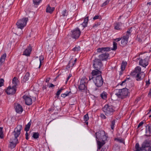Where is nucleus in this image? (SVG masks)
<instances>
[{"label":"nucleus","mask_w":151,"mask_h":151,"mask_svg":"<svg viewBox=\"0 0 151 151\" xmlns=\"http://www.w3.org/2000/svg\"><path fill=\"white\" fill-rule=\"evenodd\" d=\"M18 79L17 77H14L13 79L12 82L14 84L15 86L17 84Z\"/></svg>","instance_id":"obj_37"},{"label":"nucleus","mask_w":151,"mask_h":151,"mask_svg":"<svg viewBox=\"0 0 151 151\" xmlns=\"http://www.w3.org/2000/svg\"><path fill=\"white\" fill-rule=\"evenodd\" d=\"M6 56V54L5 53L1 56L0 59V67L1 66L2 63L5 61Z\"/></svg>","instance_id":"obj_21"},{"label":"nucleus","mask_w":151,"mask_h":151,"mask_svg":"<svg viewBox=\"0 0 151 151\" xmlns=\"http://www.w3.org/2000/svg\"><path fill=\"white\" fill-rule=\"evenodd\" d=\"M87 24L86 23H83L82 24H81L80 26H79V27H83V29L86 27H87Z\"/></svg>","instance_id":"obj_43"},{"label":"nucleus","mask_w":151,"mask_h":151,"mask_svg":"<svg viewBox=\"0 0 151 151\" xmlns=\"http://www.w3.org/2000/svg\"><path fill=\"white\" fill-rule=\"evenodd\" d=\"M30 74L29 72H27L23 77L22 81L24 82H25L26 81L28 80L29 79Z\"/></svg>","instance_id":"obj_24"},{"label":"nucleus","mask_w":151,"mask_h":151,"mask_svg":"<svg viewBox=\"0 0 151 151\" xmlns=\"http://www.w3.org/2000/svg\"><path fill=\"white\" fill-rule=\"evenodd\" d=\"M114 93L119 98L123 99L127 96L128 93V90L126 88L122 89H116L114 91Z\"/></svg>","instance_id":"obj_1"},{"label":"nucleus","mask_w":151,"mask_h":151,"mask_svg":"<svg viewBox=\"0 0 151 151\" xmlns=\"http://www.w3.org/2000/svg\"><path fill=\"white\" fill-rule=\"evenodd\" d=\"M145 76V74L143 72H140L137 73L136 76V80L137 81L141 80Z\"/></svg>","instance_id":"obj_18"},{"label":"nucleus","mask_w":151,"mask_h":151,"mask_svg":"<svg viewBox=\"0 0 151 151\" xmlns=\"http://www.w3.org/2000/svg\"><path fill=\"white\" fill-rule=\"evenodd\" d=\"M80 46H78L77 47H75L74 48L73 50L74 51H78L80 50Z\"/></svg>","instance_id":"obj_42"},{"label":"nucleus","mask_w":151,"mask_h":151,"mask_svg":"<svg viewBox=\"0 0 151 151\" xmlns=\"http://www.w3.org/2000/svg\"><path fill=\"white\" fill-rule=\"evenodd\" d=\"M143 122H141L138 124V126L137 127V128L139 127H140L143 124Z\"/></svg>","instance_id":"obj_58"},{"label":"nucleus","mask_w":151,"mask_h":151,"mask_svg":"<svg viewBox=\"0 0 151 151\" xmlns=\"http://www.w3.org/2000/svg\"><path fill=\"white\" fill-rule=\"evenodd\" d=\"M32 50V47L30 45H29L28 47L25 50L23 53V55L26 56H29Z\"/></svg>","instance_id":"obj_14"},{"label":"nucleus","mask_w":151,"mask_h":151,"mask_svg":"<svg viewBox=\"0 0 151 151\" xmlns=\"http://www.w3.org/2000/svg\"><path fill=\"white\" fill-rule=\"evenodd\" d=\"M102 110L106 116L112 115L115 111L114 107L110 104H106L102 108Z\"/></svg>","instance_id":"obj_2"},{"label":"nucleus","mask_w":151,"mask_h":151,"mask_svg":"<svg viewBox=\"0 0 151 151\" xmlns=\"http://www.w3.org/2000/svg\"><path fill=\"white\" fill-rule=\"evenodd\" d=\"M135 148L136 149H139L140 150L141 148V147H140L139 146V144L138 143H137L136 144L135 146Z\"/></svg>","instance_id":"obj_45"},{"label":"nucleus","mask_w":151,"mask_h":151,"mask_svg":"<svg viewBox=\"0 0 151 151\" xmlns=\"http://www.w3.org/2000/svg\"><path fill=\"white\" fill-rule=\"evenodd\" d=\"M44 59V57L43 55H41L39 57V60L40 61V64L39 68H40L41 65L42 61Z\"/></svg>","instance_id":"obj_36"},{"label":"nucleus","mask_w":151,"mask_h":151,"mask_svg":"<svg viewBox=\"0 0 151 151\" xmlns=\"http://www.w3.org/2000/svg\"><path fill=\"white\" fill-rule=\"evenodd\" d=\"M125 66H123V65H121V69L122 71H123L125 69Z\"/></svg>","instance_id":"obj_52"},{"label":"nucleus","mask_w":151,"mask_h":151,"mask_svg":"<svg viewBox=\"0 0 151 151\" xmlns=\"http://www.w3.org/2000/svg\"><path fill=\"white\" fill-rule=\"evenodd\" d=\"M17 140V139L11 138L10 142V143L9 146L10 148L11 149L14 148L16 146Z\"/></svg>","instance_id":"obj_16"},{"label":"nucleus","mask_w":151,"mask_h":151,"mask_svg":"<svg viewBox=\"0 0 151 151\" xmlns=\"http://www.w3.org/2000/svg\"><path fill=\"white\" fill-rule=\"evenodd\" d=\"M114 140L115 141H117L119 142L122 143H123L124 144V140L122 138H115L114 139Z\"/></svg>","instance_id":"obj_33"},{"label":"nucleus","mask_w":151,"mask_h":151,"mask_svg":"<svg viewBox=\"0 0 151 151\" xmlns=\"http://www.w3.org/2000/svg\"><path fill=\"white\" fill-rule=\"evenodd\" d=\"M100 116L102 119H106V117L104 114L103 113L101 114L100 115Z\"/></svg>","instance_id":"obj_47"},{"label":"nucleus","mask_w":151,"mask_h":151,"mask_svg":"<svg viewBox=\"0 0 151 151\" xmlns=\"http://www.w3.org/2000/svg\"><path fill=\"white\" fill-rule=\"evenodd\" d=\"M87 78L85 77L81 79L80 84H85L86 81H87Z\"/></svg>","instance_id":"obj_28"},{"label":"nucleus","mask_w":151,"mask_h":151,"mask_svg":"<svg viewBox=\"0 0 151 151\" xmlns=\"http://www.w3.org/2000/svg\"><path fill=\"white\" fill-rule=\"evenodd\" d=\"M72 76V75L71 74H70L68 76V77L67 79V80L66 81V83L67 81H68V80Z\"/></svg>","instance_id":"obj_56"},{"label":"nucleus","mask_w":151,"mask_h":151,"mask_svg":"<svg viewBox=\"0 0 151 151\" xmlns=\"http://www.w3.org/2000/svg\"><path fill=\"white\" fill-rule=\"evenodd\" d=\"M136 40L139 42H141L142 41V39L138 37H137Z\"/></svg>","instance_id":"obj_59"},{"label":"nucleus","mask_w":151,"mask_h":151,"mask_svg":"<svg viewBox=\"0 0 151 151\" xmlns=\"http://www.w3.org/2000/svg\"><path fill=\"white\" fill-rule=\"evenodd\" d=\"M129 78H127L125 79L124 81H122V83H125V82H126V81L127 80H129Z\"/></svg>","instance_id":"obj_62"},{"label":"nucleus","mask_w":151,"mask_h":151,"mask_svg":"<svg viewBox=\"0 0 151 151\" xmlns=\"http://www.w3.org/2000/svg\"><path fill=\"white\" fill-rule=\"evenodd\" d=\"M22 125H18L17 127L14 128V131L13 132L14 137H12V138L15 139H17V137L21 133V131L22 129Z\"/></svg>","instance_id":"obj_7"},{"label":"nucleus","mask_w":151,"mask_h":151,"mask_svg":"<svg viewBox=\"0 0 151 151\" xmlns=\"http://www.w3.org/2000/svg\"><path fill=\"white\" fill-rule=\"evenodd\" d=\"M31 123L32 122L31 120L26 125L24 130L26 132H27L29 130L31 124Z\"/></svg>","instance_id":"obj_25"},{"label":"nucleus","mask_w":151,"mask_h":151,"mask_svg":"<svg viewBox=\"0 0 151 151\" xmlns=\"http://www.w3.org/2000/svg\"><path fill=\"white\" fill-rule=\"evenodd\" d=\"M109 57V54L106 53H103L99 56V59L101 61L106 60Z\"/></svg>","instance_id":"obj_15"},{"label":"nucleus","mask_w":151,"mask_h":151,"mask_svg":"<svg viewBox=\"0 0 151 151\" xmlns=\"http://www.w3.org/2000/svg\"><path fill=\"white\" fill-rule=\"evenodd\" d=\"M28 135H29V134H28L27 132H26V134H25V136H26V139L27 140H28L29 139Z\"/></svg>","instance_id":"obj_54"},{"label":"nucleus","mask_w":151,"mask_h":151,"mask_svg":"<svg viewBox=\"0 0 151 151\" xmlns=\"http://www.w3.org/2000/svg\"><path fill=\"white\" fill-rule=\"evenodd\" d=\"M147 151H151V146H150V147L147 149Z\"/></svg>","instance_id":"obj_64"},{"label":"nucleus","mask_w":151,"mask_h":151,"mask_svg":"<svg viewBox=\"0 0 151 151\" xmlns=\"http://www.w3.org/2000/svg\"><path fill=\"white\" fill-rule=\"evenodd\" d=\"M109 3V1H106L102 5V6H106V5L107 4H108V3Z\"/></svg>","instance_id":"obj_49"},{"label":"nucleus","mask_w":151,"mask_h":151,"mask_svg":"<svg viewBox=\"0 0 151 151\" xmlns=\"http://www.w3.org/2000/svg\"><path fill=\"white\" fill-rule=\"evenodd\" d=\"M4 81L3 79L1 78L0 79V87L4 85Z\"/></svg>","instance_id":"obj_44"},{"label":"nucleus","mask_w":151,"mask_h":151,"mask_svg":"<svg viewBox=\"0 0 151 151\" xmlns=\"http://www.w3.org/2000/svg\"><path fill=\"white\" fill-rule=\"evenodd\" d=\"M96 138L99 140L104 141L106 139V136L105 135V132L103 130L99 131L96 133Z\"/></svg>","instance_id":"obj_5"},{"label":"nucleus","mask_w":151,"mask_h":151,"mask_svg":"<svg viewBox=\"0 0 151 151\" xmlns=\"http://www.w3.org/2000/svg\"><path fill=\"white\" fill-rule=\"evenodd\" d=\"M151 145V142L149 140H146L143 143L142 145L141 150L147 151V150L145 149L146 147L149 148Z\"/></svg>","instance_id":"obj_11"},{"label":"nucleus","mask_w":151,"mask_h":151,"mask_svg":"<svg viewBox=\"0 0 151 151\" xmlns=\"http://www.w3.org/2000/svg\"><path fill=\"white\" fill-rule=\"evenodd\" d=\"M2 127H0V138L2 139L3 138Z\"/></svg>","instance_id":"obj_41"},{"label":"nucleus","mask_w":151,"mask_h":151,"mask_svg":"<svg viewBox=\"0 0 151 151\" xmlns=\"http://www.w3.org/2000/svg\"><path fill=\"white\" fill-rule=\"evenodd\" d=\"M127 63L126 62L123 61L122 62V65L124 66H125V67H126V66L127 65Z\"/></svg>","instance_id":"obj_57"},{"label":"nucleus","mask_w":151,"mask_h":151,"mask_svg":"<svg viewBox=\"0 0 151 151\" xmlns=\"http://www.w3.org/2000/svg\"><path fill=\"white\" fill-rule=\"evenodd\" d=\"M61 92V90H59L56 93V95L57 96L59 95Z\"/></svg>","instance_id":"obj_53"},{"label":"nucleus","mask_w":151,"mask_h":151,"mask_svg":"<svg viewBox=\"0 0 151 151\" xmlns=\"http://www.w3.org/2000/svg\"><path fill=\"white\" fill-rule=\"evenodd\" d=\"M88 17H86V18H85L84 19V22H83L87 24L88 22Z\"/></svg>","instance_id":"obj_48"},{"label":"nucleus","mask_w":151,"mask_h":151,"mask_svg":"<svg viewBox=\"0 0 151 151\" xmlns=\"http://www.w3.org/2000/svg\"><path fill=\"white\" fill-rule=\"evenodd\" d=\"M39 134L38 132H33L32 137L35 139H37L39 137Z\"/></svg>","instance_id":"obj_30"},{"label":"nucleus","mask_w":151,"mask_h":151,"mask_svg":"<svg viewBox=\"0 0 151 151\" xmlns=\"http://www.w3.org/2000/svg\"><path fill=\"white\" fill-rule=\"evenodd\" d=\"M42 0H33V2L34 5H37L39 4Z\"/></svg>","instance_id":"obj_38"},{"label":"nucleus","mask_w":151,"mask_h":151,"mask_svg":"<svg viewBox=\"0 0 151 151\" xmlns=\"http://www.w3.org/2000/svg\"><path fill=\"white\" fill-rule=\"evenodd\" d=\"M111 127L112 129L113 130L114 128V125L115 124V120L114 119L111 121Z\"/></svg>","instance_id":"obj_34"},{"label":"nucleus","mask_w":151,"mask_h":151,"mask_svg":"<svg viewBox=\"0 0 151 151\" xmlns=\"http://www.w3.org/2000/svg\"><path fill=\"white\" fill-rule=\"evenodd\" d=\"M70 93H71L70 91H67L65 93L62 94L61 95V97L63 98H65L66 96H68Z\"/></svg>","instance_id":"obj_29"},{"label":"nucleus","mask_w":151,"mask_h":151,"mask_svg":"<svg viewBox=\"0 0 151 151\" xmlns=\"http://www.w3.org/2000/svg\"><path fill=\"white\" fill-rule=\"evenodd\" d=\"M72 34H71V37L74 39H77L80 36L81 32L79 29L77 28L71 31Z\"/></svg>","instance_id":"obj_10"},{"label":"nucleus","mask_w":151,"mask_h":151,"mask_svg":"<svg viewBox=\"0 0 151 151\" xmlns=\"http://www.w3.org/2000/svg\"><path fill=\"white\" fill-rule=\"evenodd\" d=\"M99 17V16H98V15H96L95 16H94V17L93 18V19L94 20H95V19H98Z\"/></svg>","instance_id":"obj_60"},{"label":"nucleus","mask_w":151,"mask_h":151,"mask_svg":"<svg viewBox=\"0 0 151 151\" xmlns=\"http://www.w3.org/2000/svg\"><path fill=\"white\" fill-rule=\"evenodd\" d=\"M104 145V144L102 142L99 141L98 142V150H100Z\"/></svg>","instance_id":"obj_31"},{"label":"nucleus","mask_w":151,"mask_h":151,"mask_svg":"<svg viewBox=\"0 0 151 151\" xmlns=\"http://www.w3.org/2000/svg\"><path fill=\"white\" fill-rule=\"evenodd\" d=\"M146 134H150L151 132V127L147 125L146 126Z\"/></svg>","instance_id":"obj_26"},{"label":"nucleus","mask_w":151,"mask_h":151,"mask_svg":"<svg viewBox=\"0 0 151 151\" xmlns=\"http://www.w3.org/2000/svg\"><path fill=\"white\" fill-rule=\"evenodd\" d=\"M55 9L54 7H51L49 5L47 8L46 12H47L51 14Z\"/></svg>","instance_id":"obj_23"},{"label":"nucleus","mask_w":151,"mask_h":151,"mask_svg":"<svg viewBox=\"0 0 151 151\" xmlns=\"http://www.w3.org/2000/svg\"><path fill=\"white\" fill-rule=\"evenodd\" d=\"M28 20V18H23L19 20L16 24L18 28L22 29L26 25Z\"/></svg>","instance_id":"obj_4"},{"label":"nucleus","mask_w":151,"mask_h":151,"mask_svg":"<svg viewBox=\"0 0 151 151\" xmlns=\"http://www.w3.org/2000/svg\"><path fill=\"white\" fill-rule=\"evenodd\" d=\"M23 98L25 100V104L27 105H29L32 104V99L27 96L25 95L23 96Z\"/></svg>","instance_id":"obj_13"},{"label":"nucleus","mask_w":151,"mask_h":151,"mask_svg":"<svg viewBox=\"0 0 151 151\" xmlns=\"http://www.w3.org/2000/svg\"><path fill=\"white\" fill-rule=\"evenodd\" d=\"M122 38H117L115 39V40L116 42H118L121 40Z\"/></svg>","instance_id":"obj_61"},{"label":"nucleus","mask_w":151,"mask_h":151,"mask_svg":"<svg viewBox=\"0 0 151 151\" xmlns=\"http://www.w3.org/2000/svg\"><path fill=\"white\" fill-rule=\"evenodd\" d=\"M16 91L15 86H13L12 87L9 86L8 87L6 92L8 94H13L15 93Z\"/></svg>","instance_id":"obj_12"},{"label":"nucleus","mask_w":151,"mask_h":151,"mask_svg":"<svg viewBox=\"0 0 151 151\" xmlns=\"http://www.w3.org/2000/svg\"><path fill=\"white\" fill-rule=\"evenodd\" d=\"M93 66L95 70H102L103 69V65L102 61L97 58L93 60Z\"/></svg>","instance_id":"obj_3"},{"label":"nucleus","mask_w":151,"mask_h":151,"mask_svg":"<svg viewBox=\"0 0 151 151\" xmlns=\"http://www.w3.org/2000/svg\"><path fill=\"white\" fill-rule=\"evenodd\" d=\"M15 109L17 113H21L23 111L22 106L19 104H17L15 105Z\"/></svg>","instance_id":"obj_17"},{"label":"nucleus","mask_w":151,"mask_h":151,"mask_svg":"<svg viewBox=\"0 0 151 151\" xmlns=\"http://www.w3.org/2000/svg\"><path fill=\"white\" fill-rule=\"evenodd\" d=\"M107 93L105 91H103V93L100 94V96L101 97V98L104 99H105L107 98Z\"/></svg>","instance_id":"obj_27"},{"label":"nucleus","mask_w":151,"mask_h":151,"mask_svg":"<svg viewBox=\"0 0 151 151\" xmlns=\"http://www.w3.org/2000/svg\"><path fill=\"white\" fill-rule=\"evenodd\" d=\"M86 88L85 85L84 84H80L78 86L79 89L81 92H84Z\"/></svg>","instance_id":"obj_22"},{"label":"nucleus","mask_w":151,"mask_h":151,"mask_svg":"<svg viewBox=\"0 0 151 151\" xmlns=\"http://www.w3.org/2000/svg\"><path fill=\"white\" fill-rule=\"evenodd\" d=\"M93 76H92V75L91 76L89 77V80L92 79L93 81L94 78H95V77H93Z\"/></svg>","instance_id":"obj_55"},{"label":"nucleus","mask_w":151,"mask_h":151,"mask_svg":"<svg viewBox=\"0 0 151 151\" xmlns=\"http://www.w3.org/2000/svg\"><path fill=\"white\" fill-rule=\"evenodd\" d=\"M55 86V85H54L52 83L50 84V86H49V87H54Z\"/></svg>","instance_id":"obj_63"},{"label":"nucleus","mask_w":151,"mask_h":151,"mask_svg":"<svg viewBox=\"0 0 151 151\" xmlns=\"http://www.w3.org/2000/svg\"><path fill=\"white\" fill-rule=\"evenodd\" d=\"M131 29H129L127 31L126 35L121 38V43L122 45H125L127 43L128 38L131 35Z\"/></svg>","instance_id":"obj_8"},{"label":"nucleus","mask_w":151,"mask_h":151,"mask_svg":"<svg viewBox=\"0 0 151 151\" xmlns=\"http://www.w3.org/2000/svg\"><path fill=\"white\" fill-rule=\"evenodd\" d=\"M116 25L115 26V29H120V27L122 24L121 22H118L116 23Z\"/></svg>","instance_id":"obj_32"},{"label":"nucleus","mask_w":151,"mask_h":151,"mask_svg":"<svg viewBox=\"0 0 151 151\" xmlns=\"http://www.w3.org/2000/svg\"><path fill=\"white\" fill-rule=\"evenodd\" d=\"M117 43L115 42H113V48L111 49L113 50H115L117 49Z\"/></svg>","instance_id":"obj_40"},{"label":"nucleus","mask_w":151,"mask_h":151,"mask_svg":"<svg viewBox=\"0 0 151 151\" xmlns=\"http://www.w3.org/2000/svg\"><path fill=\"white\" fill-rule=\"evenodd\" d=\"M101 70H93L91 72V74L92 76H95L96 75H101L102 72L101 71Z\"/></svg>","instance_id":"obj_20"},{"label":"nucleus","mask_w":151,"mask_h":151,"mask_svg":"<svg viewBox=\"0 0 151 151\" xmlns=\"http://www.w3.org/2000/svg\"><path fill=\"white\" fill-rule=\"evenodd\" d=\"M93 82L98 87H100L102 86L103 80L101 75H98L94 78Z\"/></svg>","instance_id":"obj_6"},{"label":"nucleus","mask_w":151,"mask_h":151,"mask_svg":"<svg viewBox=\"0 0 151 151\" xmlns=\"http://www.w3.org/2000/svg\"><path fill=\"white\" fill-rule=\"evenodd\" d=\"M146 58L144 59H141L139 62V65L145 68L148 65V61L150 57V55L146 56Z\"/></svg>","instance_id":"obj_9"},{"label":"nucleus","mask_w":151,"mask_h":151,"mask_svg":"<svg viewBox=\"0 0 151 151\" xmlns=\"http://www.w3.org/2000/svg\"><path fill=\"white\" fill-rule=\"evenodd\" d=\"M97 52H106L110 50V48L109 47L99 48L97 49Z\"/></svg>","instance_id":"obj_19"},{"label":"nucleus","mask_w":151,"mask_h":151,"mask_svg":"<svg viewBox=\"0 0 151 151\" xmlns=\"http://www.w3.org/2000/svg\"><path fill=\"white\" fill-rule=\"evenodd\" d=\"M83 119L84 121L85 122H87L88 121L89 119L88 114H86L84 116Z\"/></svg>","instance_id":"obj_39"},{"label":"nucleus","mask_w":151,"mask_h":151,"mask_svg":"<svg viewBox=\"0 0 151 151\" xmlns=\"http://www.w3.org/2000/svg\"><path fill=\"white\" fill-rule=\"evenodd\" d=\"M74 63H73V62H71V61H70V62H69V64L70 65L71 63H72V65H71V66H73L75 63L76 62V59H75V60H74Z\"/></svg>","instance_id":"obj_50"},{"label":"nucleus","mask_w":151,"mask_h":151,"mask_svg":"<svg viewBox=\"0 0 151 151\" xmlns=\"http://www.w3.org/2000/svg\"><path fill=\"white\" fill-rule=\"evenodd\" d=\"M62 14L63 16H67L68 14V13L67 12L66 10H65L62 12Z\"/></svg>","instance_id":"obj_46"},{"label":"nucleus","mask_w":151,"mask_h":151,"mask_svg":"<svg viewBox=\"0 0 151 151\" xmlns=\"http://www.w3.org/2000/svg\"><path fill=\"white\" fill-rule=\"evenodd\" d=\"M141 68L139 66H137L135 68V71L136 73L141 72Z\"/></svg>","instance_id":"obj_35"},{"label":"nucleus","mask_w":151,"mask_h":151,"mask_svg":"<svg viewBox=\"0 0 151 151\" xmlns=\"http://www.w3.org/2000/svg\"><path fill=\"white\" fill-rule=\"evenodd\" d=\"M150 79H148V80L146 81L145 82L146 86H148L150 84Z\"/></svg>","instance_id":"obj_51"}]
</instances>
